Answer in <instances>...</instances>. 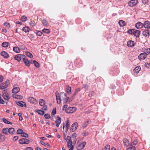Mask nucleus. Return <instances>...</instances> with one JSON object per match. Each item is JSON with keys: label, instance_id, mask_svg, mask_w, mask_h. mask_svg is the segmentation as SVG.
Listing matches in <instances>:
<instances>
[{"label": "nucleus", "instance_id": "nucleus-1", "mask_svg": "<svg viewBox=\"0 0 150 150\" xmlns=\"http://www.w3.org/2000/svg\"><path fill=\"white\" fill-rule=\"evenodd\" d=\"M2 96L4 99L6 100H8L10 99V96L8 93L5 90H4L2 92Z\"/></svg>", "mask_w": 150, "mask_h": 150}, {"label": "nucleus", "instance_id": "nucleus-2", "mask_svg": "<svg viewBox=\"0 0 150 150\" xmlns=\"http://www.w3.org/2000/svg\"><path fill=\"white\" fill-rule=\"evenodd\" d=\"M76 110V108L75 107H70L67 108L65 110V112L67 113H72L75 112Z\"/></svg>", "mask_w": 150, "mask_h": 150}, {"label": "nucleus", "instance_id": "nucleus-3", "mask_svg": "<svg viewBox=\"0 0 150 150\" xmlns=\"http://www.w3.org/2000/svg\"><path fill=\"white\" fill-rule=\"evenodd\" d=\"M39 103L40 105L42 106H43L42 108V110H46L47 109V106L45 105V101L42 99H40L39 101Z\"/></svg>", "mask_w": 150, "mask_h": 150}, {"label": "nucleus", "instance_id": "nucleus-4", "mask_svg": "<svg viewBox=\"0 0 150 150\" xmlns=\"http://www.w3.org/2000/svg\"><path fill=\"white\" fill-rule=\"evenodd\" d=\"M78 126V123L77 122H75L72 125L70 129L71 132H73L75 131L77 129V127Z\"/></svg>", "mask_w": 150, "mask_h": 150}, {"label": "nucleus", "instance_id": "nucleus-5", "mask_svg": "<svg viewBox=\"0 0 150 150\" xmlns=\"http://www.w3.org/2000/svg\"><path fill=\"white\" fill-rule=\"evenodd\" d=\"M9 84V81L6 80L5 83H3L0 85V88L3 89L6 88Z\"/></svg>", "mask_w": 150, "mask_h": 150}, {"label": "nucleus", "instance_id": "nucleus-6", "mask_svg": "<svg viewBox=\"0 0 150 150\" xmlns=\"http://www.w3.org/2000/svg\"><path fill=\"white\" fill-rule=\"evenodd\" d=\"M138 3V0H131L129 2L128 4L129 6L132 7L136 6Z\"/></svg>", "mask_w": 150, "mask_h": 150}, {"label": "nucleus", "instance_id": "nucleus-7", "mask_svg": "<svg viewBox=\"0 0 150 150\" xmlns=\"http://www.w3.org/2000/svg\"><path fill=\"white\" fill-rule=\"evenodd\" d=\"M59 97L60 103L61 100L64 102L65 99L67 98V95L64 93L62 92L60 93Z\"/></svg>", "mask_w": 150, "mask_h": 150}, {"label": "nucleus", "instance_id": "nucleus-8", "mask_svg": "<svg viewBox=\"0 0 150 150\" xmlns=\"http://www.w3.org/2000/svg\"><path fill=\"white\" fill-rule=\"evenodd\" d=\"M19 142L21 144H28L29 143V141L28 139H26L23 138L20 139L19 140Z\"/></svg>", "mask_w": 150, "mask_h": 150}, {"label": "nucleus", "instance_id": "nucleus-9", "mask_svg": "<svg viewBox=\"0 0 150 150\" xmlns=\"http://www.w3.org/2000/svg\"><path fill=\"white\" fill-rule=\"evenodd\" d=\"M28 100L30 103L36 104L38 103V101L36 99L32 97H30L28 98Z\"/></svg>", "mask_w": 150, "mask_h": 150}, {"label": "nucleus", "instance_id": "nucleus-10", "mask_svg": "<svg viewBox=\"0 0 150 150\" xmlns=\"http://www.w3.org/2000/svg\"><path fill=\"white\" fill-rule=\"evenodd\" d=\"M24 56L23 54H18L16 55L14 57V59L16 60L18 62L20 61L21 59L24 58Z\"/></svg>", "mask_w": 150, "mask_h": 150}, {"label": "nucleus", "instance_id": "nucleus-11", "mask_svg": "<svg viewBox=\"0 0 150 150\" xmlns=\"http://www.w3.org/2000/svg\"><path fill=\"white\" fill-rule=\"evenodd\" d=\"M147 54L146 53H142L138 56V58L140 60H143L146 58Z\"/></svg>", "mask_w": 150, "mask_h": 150}, {"label": "nucleus", "instance_id": "nucleus-12", "mask_svg": "<svg viewBox=\"0 0 150 150\" xmlns=\"http://www.w3.org/2000/svg\"><path fill=\"white\" fill-rule=\"evenodd\" d=\"M61 121V119L59 116H57V119L55 121L56 126L57 127H58L60 124Z\"/></svg>", "mask_w": 150, "mask_h": 150}, {"label": "nucleus", "instance_id": "nucleus-13", "mask_svg": "<svg viewBox=\"0 0 150 150\" xmlns=\"http://www.w3.org/2000/svg\"><path fill=\"white\" fill-rule=\"evenodd\" d=\"M16 104L19 106L21 107L24 106L25 107H26V103L25 102L22 101L17 102H16Z\"/></svg>", "mask_w": 150, "mask_h": 150}, {"label": "nucleus", "instance_id": "nucleus-14", "mask_svg": "<svg viewBox=\"0 0 150 150\" xmlns=\"http://www.w3.org/2000/svg\"><path fill=\"white\" fill-rule=\"evenodd\" d=\"M144 27L145 28L150 29V22L148 21H146L143 24Z\"/></svg>", "mask_w": 150, "mask_h": 150}, {"label": "nucleus", "instance_id": "nucleus-15", "mask_svg": "<svg viewBox=\"0 0 150 150\" xmlns=\"http://www.w3.org/2000/svg\"><path fill=\"white\" fill-rule=\"evenodd\" d=\"M86 144V142H84L81 144H80L78 146L79 148L77 149H79V150H82L85 147Z\"/></svg>", "mask_w": 150, "mask_h": 150}, {"label": "nucleus", "instance_id": "nucleus-16", "mask_svg": "<svg viewBox=\"0 0 150 150\" xmlns=\"http://www.w3.org/2000/svg\"><path fill=\"white\" fill-rule=\"evenodd\" d=\"M135 45L134 42L132 40H129L127 42V46L129 47H132L134 46Z\"/></svg>", "mask_w": 150, "mask_h": 150}, {"label": "nucleus", "instance_id": "nucleus-17", "mask_svg": "<svg viewBox=\"0 0 150 150\" xmlns=\"http://www.w3.org/2000/svg\"><path fill=\"white\" fill-rule=\"evenodd\" d=\"M123 142L125 146L127 147L129 145V141L127 139L124 138L123 140Z\"/></svg>", "mask_w": 150, "mask_h": 150}, {"label": "nucleus", "instance_id": "nucleus-18", "mask_svg": "<svg viewBox=\"0 0 150 150\" xmlns=\"http://www.w3.org/2000/svg\"><path fill=\"white\" fill-rule=\"evenodd\" d=\"M1 54L5 58H8L9 57V55L8 54L4 51H2L1 52Z\"/></svg>", "mask_w": 150, "mask_h": 150}, {"label": "nucleus", "instance_id": "nucleus-19", "mask_svg": "<svg viewBox=\"0 0 150 150\" xmlns=\"http://www.w3.org/2000/svg\"><path fill=\"white\" fill-rule=\"evenodd\" d=\"M143 26V24L140 22H138L135 24V27L137 29L141 28Z\"/></svg>", "mask_w": 150, "mask_h": 150}, {"label": "nucleus", "instance_id": "nucleus-20", "mask_svg": "<svg viewBox=\"0 0 150 150\" xmlns=\"http://www.w3.org/2000/svg\"><path fill=\"white\" fill-rule=\"evenodd\" d=\"M12 97L13 98L18 99H21L23 98V97L22 96L16 94L12 95Z\"/></svg>", "mask_w": 150, "mask_h": 150}, {"label": "nucleus", "instance_id": "nucleus-21", "mask_svg": "<svg viewBox=\"0 0 150 150\" xmlns=\"http://www.w3.org/2000/svg\"><path fill=\"white\" fill-rule=\"evenodd\" d=\"M140 33V31L139 30H136L134 29L133 35L136 37H138L139 36Z\"/></svg>", "mask_w": 150, "mask_h": 150}, {"label": "nucleus", "instance_id": "nucleus-22", "mask_svg": "<svg viewBox=\"0 0 150 150\" xmlns=\"http://www.w3.org/2000/svg\"><path fill=\"white\" fill-rule=\"evenodd\" d=\"M59 93L58 92L56 91L55 93V95L56 96V98L57 100V102L58 104H60V101L59 100Z\"/></svg>", "mask_w": 150, "mask_h": 150}, {"label": "nucleus", "instance_id": "nucleus-23", "mask_svg": "<svg viewBox=\"0 0 150 150\" xmlns=\"http://www.w3.org/2000/svg\"><path fill=\"white\" fill-rule=\"evenodd\" d=\"M23 60L26 66L29 67L30 66L29 62L27 59L24 57L23 58Z\"/></svg>", "mask_w": 150, "mask_h": 150}, {"label": "nucleus", "instance_id": "nucleus-24", "mask_svg": "<svg viewBox=\"0 0 150 150\" xmlns=\"http://www.w3.org/2000/svg\"><path fill=\"white\" fill-rule=\"evenodd\" d=\"M20 91V88L19 87H14L12 91L13 93H16Z\"/></svg>", "mask_w": 150, "mask_h": 150}, {"label": "nucleus", "instance_id": "nucleus-25", "mask_svg": "<svg viewBox=\"0 0 150 150\" xmlns=\"http://www.w3.org/2000/svg\"><path fill=\"white\" fill-rule=\"evenodd\" d=\"M119 24L121 27H123L126 25L125 22L122 20H120L118 22Z\"/></svg>", "mask_w": 150, "mask_h": 150}, {"label": "nucleus", "instance_id": "nucleus-26", "mask_svg": "<svg viewBox=\"0 0 150 150\" xmlns=\"http://www.w3.org/2000/svg\"><path fill=\"white\" fill-rule=\"evenodd\" d=\"M149 30H144L142 32V34L143 35L145 36L146 37L149 35Z\"/></svg>", "mask_w": 150, "mask_h": 150}, {"label": "nucleus", "instance_id": "nucleus-27", "mask_svg": "<svg viewBox=\"0 0 150 150\" xmlns=\"http://www.w3.org/2000/svg\"><path fill=\"white\" fill-rule=\"evenodd\" d=\"M13 51L16 53H18L20 52V48L17 47H14L13 48Z\"/></svg>", "mask_w": 150, "mask_h": 150}, {"label": "nucleus", "instance_id": "nucleus-28", "mask_svg": "<svg viewBox=\"0 0 150 150\" xmlns=\"http://www.w3.org/2000/svg\"><path fill=\"white\" fill-rule=\"evenodd\" d=\"M72 99H72V98H71V99L69 98V97H67V98H66L64 100V102H63L64 103H69L71 102L72 101Z\"/></svg>", "mask_w": 150, "mask_h": 150}, {"label": "nucleus", "instance_id": "nucleus-29", "mask_svg": "<svg viewBox=\"0 0 150 150\" xmlns=\"http://www.w3.org/2000/svg\"><path fill=\"white\" fill-rule=\"evenodd\" d=\"M141 68L139 66H137L135 67L134 70V72L138 73L140 70Z\"/></svg>", "mask_w": 150, "mask_h": 150}, {"label": "nucleus", "instance_id": "nucleus-30", "mask_svg": "<svg viewBox=\"0 0 150 150\" xmlns=\"http://www.w3.org/2000/svg\"><path fill=\"white\" fill-rule=\"evenodd\" d=\"M22 30L25 33H27L29 32V31L30 28L28 26H26L23 27V28Z\"/></svg>", "mask_w": 150, "mask_h": 150}, {"label": "nucleus", "instance_id": "nucleus-31", "mask_svg": "<svg viewBox=\"0 0 150 150\" xmlns=\"http://www.w3.org/2000/svg\"><path fill=\"white\" fill-rule=\"evenodd\" d=\"M66 91L68 94L70 95L71 94V88L69 86H67L66 88Z\"/></svg>", "mask_w": 150, "mask_h": 150}, {"label": "nucleus", "instance_id": "nucleus-32", "mask_svg": "<svg viewBox=\"0 0 150 150\" xmlns=\"http://www.w3.org/2000/svg\"><path fill=\"white\" fill-rule=\"evenodd\" d=\"M15 129L11 127L9 129L8 128V133L13 134V132L14 131Z\"/></svg>", "mask_w": 150, "mask_h": 150}, {"label": "nucleus", "instance_id": "nucleus-33", "mask_svg": "<svg viewBox=\"0 0 150 150\" xmlns=\"http://www.w3.org/2000/svg\"><path fill=\"white\" fill-rule=\"evenodd\" d=\"M65 123V128L67 130L68 129H69V127L70 126L69 122L68 120H67L66 121Z\"/></svg>", "mask_w": 150, "mask_h": 150}, {"label": "nucleus", "instance_id": "nucleus-34", "mask_svg": "<svg viewBox=\"0 0 150 150\" xmlns=\"http://www.w3.org/2000/svg\"><path fill=\"white\" fill-rule=\"evenodd\" d=\"M35 111L41 115H43L45 113L44 111L38 110H36Z\"/></svg>", "mask_w": 150, "mask_h": 150}, {"label": "nucleus", "instance_id": "nucleus-35", "mask_svg": "<svg viewBox=\"0 0 150 150\" xmlns=\"http://www.w3.org/2000/svg\"><path fill=\"white\" fill-rule=\"evenodd\" d=\"M42 22L43 25L44 26H46L48 24V22L45 19H43L42 20Z\"/></svg>", "mask_w": 150, "mask_h": 150}, {"label": "nucleus", "instance_id": "nucleus-36", "mask_svg": "<svg viewBox=\"0 0 150 150\" xmlns=\"http://www.w3.org/2000/svg\"><path fill=\"white\" fill-rule=\"evenodd\" d=\"M72 142L71 140L68 141L67 142V147L68 148H69L73 146Z\"/></svg>", "mask_w": 150, "mask_h": 150}, {"label": "nucleus", "instance_id": "nucleus-37", "mask_svg": "<svg viewBox=\"0 0 150 150\" xmlns=\"http://www.w3.org/2000/svg\"><path fill=\"white\" fill-rule=\"evenodd\" d=\"M2 132L6 134H8V128H3L2 129Z\"/></svg>", "mask_w": 150, "mask_h": 150}, {"label": "nucleus", "instance_id": "nucleus-38", "mask_svg": "<svg viewBox=\"0 0 150 150\" xmlns=\"http://www.w3.org/2000/svg\"><path fill=\"white\" fill-rule=\"evenodd\" d=\"M3 121L5 123L9 124H12V123L8 121V120H7L5 118H3L2 119Z\"/></svg>", "mask_w": 150, "mask_h": 150}, {"label": "nucleus", "instance_id": "nucleus-39", "mask_svg": "<svg viewBox=\"0 0 150 150\" xmlns=\"http://www.w3.org/2000/svg\"><path fill=\"white\" fill-rule=\"evenodd\" d=\"M33 62L36 67L39 68L40 67L39 64L35 60L33 61Z\"/></svg>", "mask_w": 150, "mask_h": 150}, {"label": "nucleus", "instance_id": "nucleus-40", "mask_svg": "<svg viewBox=\"0 0 150 150\" xmlns=\"http://www.w3.org/2000/svg\"><path fill=\"white\" fill-rule=\"evenodd\" d=\"M8 43L7 42H4L2 44V46L4 47H8Z\"/></svg>", "mask_w": 150, "mask_h": 150}, {"label": "nucleus", "instance_id": "nucleus-41", "mask_svg": "<svg viewBox=\"0 0 150 150\" xmlns=\"http://www.w3.org/2000/svg\"><path fill=\"white\" fill-rule=\"evenodd\" d=\"M138 143V142L137 140H135L132 142L131 143V146H134L136 145Z\"/></svg>", "mask_w": 150, "mask_h": 150}, {"label": "nucleus", "instance_id": "nucleus-42", "mask_svg": "<svg viewBox=\"0 0 150 150\" xmlns=\"http://www.w3.org/2000/svg\"><path fill=\"white\" fill-rule=\"evenodd\" d=\"M110 146L109 145H106L103 150H110Z\"/></svg>", "mask_w": 150, "mask_h": 150}, {"label": "nucleus", "instance_id": "nucleus-43", "mask_svg": "<svg viewBox=\"0 0 150 150\" xmlns=\"http://www.w3.org/2000/svg\"><path fill=\"white\" fill-rule=\"evenodd\" d=\"M42 31L43 33L47 34H49L50 32V30L48 29H44Z\"/></svg>", "mask_w": 150, "mask_h": 150}, {"label": "nucleus", "instance_id": "nucleus-44", "mask_svg": "<svg viewBox=\"0 0 150 150\" xmlns=\"http://www.w3.org/2000/svg\"><path fill=\"white\" fill-rule=\"evenodd\" d=\"M21 136L23 137H28V134H27L26 133L24 132H23V133H22L21 134Z\"/></svg>", "mask_w": 150, "mask_h": 150}, {"label": "nucleus", "instance_id": "nucleus-45", "mask_svg": "<svg viewBox=\"0 0 150 150\" xmlns=\"http://www.w3.org/2000/svg\"><path fill=\"white\" fill-rule=\"evenodd\" d=\"M88 121H85L83 123V125L82 127L84 128L86 127L88 125Z\"/></svg>", "mask_w": 150, "mask_h": 150}, {"label": "nucleus", "instance_id": "nucleus-46", "mask_svg": "<svg viewBox=\"0 0 150 150\" xmlns=\"http://www.w3.org/2000/svg\"><path fill=\"white\" fill-rule=\"evenodd\" d=\"M26 54L28 57L30 58H32L33 57V56L32 54L30 52H27L25 53Z\"/></svg>", "mask_w": 150, "mask_h": 150}, {"label": "nucleus", "instance_id": "nucleus-47", "mask_svg": "<svg viewBox=\"0 0 150 150\" xmlns=\"http://www.w3.org/2000/svg\"><path fill=\"white\" fill-rule=\"evenodd\" d=\"M134 30V29H130L128 30L127 32L129 34H133Z\"/></svg>", "mask_w": 150, "mask_h": 150}, {"label": "nucleus", "instance_id": "nucleus-48", "mask_svg": "<svg viewBox=\"0 0 150 150\" xmlns=\"http://www.w3.org/2000/svg\"><path fill=\"white\" fill-rule=\"evenodd\" d=\"M27 17L25 16H23L21 17V20L22 21H25L27 20Z\"/></svg>", "mask_w": 150, "mask_h": 150}, {"label": "nucleus", "instance_id": "nucleus-49", "mask_svg": "<svg viewBox=\"0 0 150 150\" xmlns=\"http://www.w3.org/2000/svg\"><path fill=\"white\" fill-rule=\"evenodd\" d=\"M136 148L134 146H132L127 148L126 150H136Z\"/></svg>", "mask_w": 150, "mask_h": 150}, {"label": "nucleus", "instance_id": "nucleus-50", "mask_svg": "<svg viewBox=\"0 0 150 150\" xmlns=\"http://www.w3.org/2000/svg\"><path fill=\"white\" fill-rule=\"evenodd\" d=\"M30 25L33 27L36 25V23L34 21H32L30 23Z\"/></svg>", "mask_w": 150, "mask_h": 150}, {"label": "nucleus", "instance_id": "nucleus-51", "mask_svg": "<svg viewBox=\"0 0 150 150\" xmlns=\"http://www.w3.org/2000/svg\"><path fill=\"white\" fill-rule=\"evenodd\" d=\"M23 132V131L22 129H19L17 131V134H21V135Z\"/></svg>", "mask_w": 150, "mask_h": 150}, {"label": "nucleus", "instance_id": "nucleus-52", "mask_svg": "<svg viewBox=\"0 0 150 150\" xmlns=\"http://www.w3.org/2000/svg\"><path fill=\"white\" fill-rule=\"evenodd\" d=\"M4 26L6 28H10V25L9 23H7V22H5L4 24Z\"/></svg>", "mask_w": 150, "mask_h": 150}, {"label": "nucleus", "instance_id": "nucleus-53", "mask_svg": "<svg viewBox=\"0 0 150 150\" xmlns=\"http://www.w3.org/2000/svg\"><path fill=\"white\" fill-rule=\"evenodd\" d=\"M144 51V53H146V54H147L150 53V49L149 48H147Z\"/></svg>", "mask_w": 150, "mask_h": 150}, {"label": "nucleus", "instance_id": "nucleus-54", "mask_svg": "<svg viewBox=\"0 0 150 150\" xmlns=\"http://www.w3.org/2000/svg\"><path fill=\"white\" fill-rule=\"evenodd\" d=\"M56 112V109L55 108H54L52 110V112H51V115H54Z\"/></svg>", "mask_w": 150, "mask_h": 150}, {"label": "nucleus", "instance_id": "nucleus-55", "mask_svg": "<svg viewBox=\"0 0 150 150\" xmlns=\"http://www.w3.org/2000/svg\"><path fill=\"white\" fill-rule=\"evenodd\" d=\"M44 117L45 119H49L50 118V115L48 114H45L44 115Z\"/></svg>", "mask_w": 150, "mask_h": 150}, {"label": "nucleus", "instance_id": "nucleus-56", "mask_svg": "<svg viewBox=\"0 0 150 150\" xmlns=\"http://www.w3.org/2000/svg\"><path fill=\"white\" fill-rule=\"evenodd\" d=\"M94 92L93 91H92L89 93L88 96L90 97H91L93 96L94 95Z\"/></svg>", "mask_w": 150, "mask_h": 150}, {"label": "nucleus", "instance_id": "nucleus-57", "mask_svg": "<svg viewBox=\"0 0 150 150\" xmlns=\"http://www.w3.org/2000/svg\"><path fill=\"white\" fill-rule=\"evenodd\" d=\"M42 33L40 31H38L36 32L37 35L39 36H41L42 35Z\"/></svg>", "mask_w": 150, "mask_h": 150}, {"label": "nucleus", "instance_id": "nucleus-58", "mask_svg": "<svg viewBox=\"0 0 150 150\" xmlns=\"http://www.w3.org/2000/svg\"><path fill=\"white\" fill-rule=\"evenodd\" d=\"M77 94V93L75 91L73 93V95L71 96V98H72V99H73L76 95Z\"/></svg>", "mask_w": 150, "mask_h": 150}, {"label": "nucleus", "instance_id": "nucleus-59", "mask_svg": "<svg viewBox=\"0 0 150 150\" xmlns=\"http://www.w3.org/2000/svg\"><path fill=\"white\" fill-rule=\"evenodd\" d=\"M18 139V136H15L14 137L13 140L14 141H15L17 140Z\"/></svg>", "mask_w": 150, "mask_h": 150}, {"label": "nucleus", "instance_id": "nucleus-60", "mask_svg": "<svg viewBox=\"0 0 150 150\" xmlns=\"http://www.w3.org/2000/svg\"><path fill=\"white\" fill-rule=\"evenodd\" d=\"M76 136H77V134L76 133H73L72 134V137H73L74 138L76 137Z\"/></svg>", "mask_w": 150, "mask_h": 150}, {"label": "nucleus", "instance_id": "nucleus-61", "mask_svg": "<svg viewBox=\"0 0 150 150\" xmlns=\"http://www.w3.org/2000/svg\"><path fill=\"white\" fill-rule=\"evenodd\" d=\"M71 137L69 136H68L67 137V138L65 139V140H66V141H67V140H68L69 141L71 140Z\"/></svg>", "mask_w": 150, "mask_h": 150}, {"label": "nucleus", "instance_id": "nucleus-62", "mask_svg": "<svg viewBox=\"0 0 150 150\" xmlns=\"http://www.w3.org/2000/svg\"><path fill=\"white\" fill-rule=\"evenodd\" d=\"M4 101L2 99H1L0 100V103L4 104Z\"/></svg>", "mask_w": 150, "mask_h": 150}, {"label": "nucleus", "instance_id": "nucleus-63", "mask_svg": "<svg viewBox=\"0 0 150 150\" xmlns=\"http://www.w3.org/2000/svg\"><path fill=\"white\" fill-rule=\"evenodd\" d=\"M3 80V77L2 76H0V83Z\"/></svg>", "mask_w": 150, "mask_h": 150}, {"label": "nucleus", "instance_id": "nucleus-64", "mask_svg": "<svg viewBox=\"0 0 150 150\" xmlns=\"http://www.w3.org/2000/svg\"><path fill=\"white\" fill-rule=\"evenodd\" d=\"M25 150H33L32 148L30 147H27L26 148Z\"/></svg>", "mask_w": 150, "mask_h": 150}]
</instances>
